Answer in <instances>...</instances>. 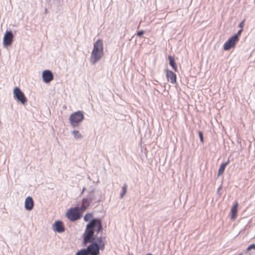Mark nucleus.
<instances>
[{
	"label": "nucleus",
	"mask_w": 255,
	"mask_h": 255,
	"mask_svg": "<svg viewBox=\"0 0 255 255\" xmlns=\"http://www.w3.org/2000/svg\"><path fill=\"white\" fill-rule=\"evenodd\" d=\"M102 230L103 226L101 220L99 218H93L86 225V229L83 234V238H84L85 242H90L91 238L94 237L95 232L98 234Z\"/></svg>",
	"instance_id": "nucleus-1"
},
{
	"label": "nucleus",
	"mask_w": 255,
	"mask_h": 255,
	"mask_svg": "<svg viewBox=\"0 0 255 255\" xmlns=\"http://www.w3.org/2000/svg\"><path fill=\"white\" fill-rule=\"evenodd\" d=\"M242 32V30L241 29L240 30L238 31V33L235 34V35H236L237 36V40L239 41V35H240L241 33V32Z\"/></svg>",
	"instance_id": "nucleus-26"
},
{
	"label": "nucleus",
	"mask_w": 255,
	"mask_h": 255,
	"mask_svg": "<svg viewBox=\"0 0 255 255\" xmlns=\"http://www.w3.org/2000/svg\"><path fill=\"white\" fill-rule=\"evenodd\" d=\"M93 238H94V240L95 241V242H97L98 244H101V243H104L103 241V237L102 236L98 237L97 235H95V234H94Z\"/></svg>",
	"instance_id": "nucleus-19"
},
{
	"label": "nucleus",
	"mask_w": 255,
	"mask_h": 255,
	"mask_svg": "<svg viewBox=\"0 0 255 255\" xmlns=\"http://www.w3.org/2000/svg\"><path fill=\"white\" fill-rule=\"evenodd\" d=\"M72 134L76 139H81L82 138V134L79 132L78 130H74L72 131Z\"/></svg>",
	"instance_id": "nucleus-17"
},
{
	"label": "nucleus",
	"mask_w": 255,
	"mask_h": 255,
	"mask_svg": "<svg viewBox=\"0 0 255 255\" xmlns=\"http://www.w3.org/2000/svg\"><path fill=\"white\" fill-rule=\"evenodd\" d=\"M222 185H220V186L218 187V188L217 189V193L218 194H220V190L222 189Z\"/></svg>",
	"instance_id": "nucleus-27"
},
{
	"label": "nucleus",
	"mask_w": 255,
	"mask_h": 255,
	"mask_svg": "<svg viewBox=\"0 0 255 255\" xmlns=\"http://www.w3.org/2000/svg\"><path fill=\"white\" fill-rule=\"evenodd\" d=\"M166 77L172 84L176 83V75L172 71L167 69L166 70Z\"/></svg>",
	"instance_id": "nucleus-12"
},
{
	"label": "nucleus",
	"mask_w": 255,
	"mask_h": 255,
	"mask_svg": "<svg viewBox=\"0 0 255 255\" xmlns=\"http://www.w3.org/2000/svg\"><path fill=\"white\" fill-rule=\"evenodd\" d=\"M93 217V214L92 213H87L84 217V219L86 222H90L91 220L90 218Z\"/></svg>",
	"instance_id": "nucleus-21"
},
{
	"label": "nucleus",
	"mask_w": 255,
	"mask_h": 255,
	"mask_svg": "<svg viewBox=\"0 0 255 255\" xmlns=\"http://www.w3.org/2000/svg\"><path fill=\"white\" fill-rule=\"evenodd\" d=\"M244 25V21H242V22H241L239 24V26L240 27H242Z\"/></svg>",
	"instance_id": "nucleus-28"
},
{
	"label": "nucleus",
	"mask_w": 255,
	"mask_h": 255,
	"mask_svg": "<svg viewBox=\"0 0 255 255\" xmlns=\"http://www.w3.org/2000/svg\"><path fill=\"white\" fill-rule=\"evenodd\" d=\"M229 159L228 160V161L225 163H223L221 164L218 173V176H219L221 175L224 172L226 166L229 164Z\"/></svg>",
	"instance_id": "nucleus-16"
},
{
	"label": "nucleus",
	"mask_w": 255,
	"mask_h": 255,
	"mask_svg": "<svg viewBox=\"0 0 255 255\" xmlns=\"http://www.w3.org/2000/svg\"><path fill=\"white\" fill-rule=\"evenodd\" d=\"M34 206V203L32 199V198L28 196L27 197L25 200L24 203V207L26 210L30 211L31 210Z\"/></svg>",
	"instance_id": "nucleus-13"
},
{
	"label": "nucleus",
	"mask_w": 255,
	"mask_h": 255,
	"mask_svg": "<svg viewBox=\"0 0 255 255\" xmlns=\"http://www.w3.org/2000/svg\"><path fill=\"white\" fill-rule=\"evenodd\" d=\"M43 81L45 83H49L54 78L52 72L49 70H45L42 73Z\"/></svg>",
	"instance_id": "nucleus-10"
},
{
	"label": "nucleus",
	"mask_w": 255,
	"mask_h": 255,
	"mask_svg": "<svg viewBox=\"0 0 255 255\" xmlns=\"http://www.w3.org/2000/svg\"><path fill=\"white\" fill-rule=\"evenodd\" d=\"M104 54L103 40L98 39L94 44L93 49L91 54V63L95 64L102 57Z\"/></svg>",
	"instance_id": "nucleus-3"
},
{
	"label": "nucleus",
	"mask_w": 255,
	"mask_h": 255,
	"mask_svg": "<svg viewBox=\"0 0 255 255\" xmlns=\"http://www.w3.org/2000/svg\"><path fill=\"white\" fill-rule=\"evenodd\" d=\"M127 191V184H124L123 186L122 187V192L120 194L121 198H123L124 195L126 194Z\"/></svg>",
	"instance_id": "nucleus-20"
},
{
	"label": "nucleus",
	"mask_w": 255,
	"mask_h": 255,
	"mask_svg": "<svg viewBox=\"0 0 255 255\" xmlns=\"http://www.w3.org/2000/svg\"><path fill=\"white\" fill-rule=\"evenodd\" d=\"M102 198V192L100 190L93 189L88 192L86 198H84L82 200L81 209L82 211H85L91 203L100 202Z\"/></svg>",
	"instance_id": "nucleus-2"
},
{
	"label": "nucleus",
	"mask_w": 255,
	"mask_h": 255,
	"mask_svg": "<svg viewBox=\"0 0 255 255\" xmlns=\"http://www.w3.org/2000/svg\"><path fill=\"white\" fill-rule=\"evenodd\" d=\"M243 255V254H239V255Z\"/></svg>",
	"instance_id": "nucleus-31"
},
{
	"label": "nucleus",
	"mask_w": 255,
	"mask_h": 255,
	"mask_svg": "<svg viewBox=\"0 0 255 255\" xmlns=\"http://www.w3.org/2000/svg\"><path fill=\"white\" fill-rule=\"evenodd\" d=\"M144 31L143 30H139L138 31H137V35L139 37H141L142 35L144 33Z\"/></svg>",
	"instance_id": "nucleus-25"
},
{
	"label": "nucleus",
	"mask_w": 255,
	"mask_h": 255,
	"mask_svg": "<svg viewBox=\"0 0 255 255\" xmlns=\"http://www.w3.org/2000/svg\"><path fill=\"white\" fill-rule=\"evenodd\" d=\"M53 230L56 232L61 233L65 231V227L61 221H56L53 225Z\"/></svg>",
	"instance_id": "nucleus-11"
},
{
	"label": "nucleus",
	"mask_w": 255,
	"mask_h": 255,
	"mask_svg": "<svg viewBox=\"0 0 255 255\" xmlns=\"http://www.w3.org/2000/svg\"><path fill=\"white\" fill-rule=\"evenodd\" d=\"M238 206V204L237 202H236L234 206L232 207L231 209V219H234L237 217V208Z\"/></svg>",
	"instance_id": "nucleus-15"
},
{
	"label": "nucleus",
	"mask_w": 255,
	"mask_h": 255,
	"mask_svg": "<svg viewBox=\"0 0 255 255\" xmlns=\"http://www.w3.org/2000/svg\"><path fill=\"white\" fill-rule=\"evenodd\" d=\"M199 136L200 138V140L202 143L204 142V137H203V133L202 131H199Z\"/></svg>",
	"instance_id": "nucleus-23"
},
{
	"label": "nucleus",
	"mask_w": 255,
	"mask_h": 255,
	"mask_svg": "<svg viewBox=\"0 0 255 255\" xmlns=\"http://www.w3.org/2000/svg\"><path fill=\"white\" fill-rule=\"evenodd\" d=\"M13 38V34L11 31H6L3 38V44L4 46L11 45Z\"/></svg>",
	"instance_id": "nucleus-9"
},
{
	"label": "nucleus",
	"mask_w": 255,
	"mask_h": 255,
	"mask_svg": "<svg viewBox=\"0 0 255 255\" xmlns=\"http://www.w3.org/2000/svg\"><path fill=\"white\" fill-rule=\"evenodd\" d=\"M98 251H100V250H103L105 248V243H101V244H98Z\"/></svg>",
	"instance_id": "nucleus-22"
},
{
	"label": "nucleus",
	"mask_w": 255,
	"mask_h": 255,
	"mask_svg": "<svg viewBox=\"0 0 255 255\" xmlns=\"http://www.w3.org/2000/svg\"><path fill=\"white\" fill-rule=\"evenodd\" d=\"M13 97L15 100L23 105H24L27 101V99L24 93L17 87H15L13 89Z\"/></svg>",
	"instance_id": "nucleus-7"
},
{
	"label": "nucleus",
	"mask_w": 255,
	"mask_h": 255,
	"mask_svg": "<svg viewBox=\"0 0 255 255\" xmlns=\"http://www.w3.org/2000/svg\"><path fill=\"white\" fill-rule=\"evenodd\" d=\"M82 211L81 207L71 208L67 212L66 216L70 221L74 222L81 218Z\"/></svg>",
	"instance_id": "nucleus-5"
},
{
	"label": "nucleus",
	"mask_w": 255,
	"mask_h": 255,
	"mask_svg": "<svg viewBox=\"0 0 255 255\" xmlns=\"http://www.w3.org/2000/svg\"><path fill=\"white\" fill-rule=\"evenodd\" d=\"M75 255H89L87 248L82 249L81 250L78 251Z\"/></svg>",
	"instance_id": "nucleus-18"
},
{
	"label": "nucleus",
	"mask_w": 255,
	"mask_h": 255,
	"mask_svg": "<svg viewBox=\"0 0 255 255\" xmlns=\"http://www.w3.org/2000/svg\"><path fill=\"white\" fill-rule=\"evenodd\" d=\"M146 255H153L150 253H149V254H146Z\"/></svg>",
	"instance_id": "nucleus-30"
},
{
	"label": "nucleus",
	"mask_w": 255,
	"mask_h": 255,
	"mask_svg": "<svg viewBox=\"0 0 255 255\" xmlns=\"http://www.w3.org/2000/svg\"><path fill=\"white\" fill-rule=\"evenodd\" d=\"M238 41L237 40V36L234 35L231 37L224 44V49L225 50H229L231 48L234 47Z\"/></svg>",
	"instance_id": "nucleus-8"
},
{
	"label": "nucleus",
	"mask_w": 255,
	"mask_h": 255,
	"mask_svg": "<svg viewBox=\"0 0 255 255\" xmlns=\"http://www.w3.org/2000/svg\"><path fill=\"white\" fill-rule=\"evenodd\" d=\"M84 119V112L78 111L72 113L69 117L70 124L73 128L78 126L79 123H81Z\"/></svg>",
	"instance_id": "nucleus-4"
},
{
	"label": "nucleus",
	"mask_w": 255,
	"mask_h": 255,
	"mask_svg": "<svg viewBox=\"0 0 255 255\" xmlns=\"http://www.w3.org/2000/svg\"><path fill=\"white\" fill-rule=\"evenodd\" d=\"M252 249H254L255 250V244H252V245H250L247 248V250H246V252H249V251L252 250Z\"/></svg>",
	"instance_id": "nucleus-24"
},
{
	"label": "nucleus",
	"mask_w": 255,
	"mask_h": 255,
	"mask_svg": "<svg viewBox=\"0 0 255 255\" xmlns=\"http://www.w3.org/2000/svg\"><path fill=\"white\" fill-rule=\"evenodd\" d=\"M86 187H84L83 189H82V192H81V194H83L84 193V192L86 190Z\"/></svg>",
	"instance_id": "nucleus-29"
},
{
	"label": "nucleus",
	"mask_w": 255,
	"mask_h": 255,
	"mask_svg": "<svg viewBox=\"0 0 255 255\" xmlns=\"http://www.w3.org/2000/svg\"><path fill=\"white\" fill-rule=\"evenodd\" d=\"M88 243H90L87 247V251L88 252L89 255H99L100 254V251H98V246L97 243L95 242L93 238H91L90 240V242H85L84 238H83V244L84 246H86Z\"/></svg>",
	"instance_id": "nucleus-6"
},
{
	"label": "nucleus",
	"mask_w": 255,
	"mask_h": 255,
	"mask_svg": "<svg viewBox=\"0 0 255 255\" xmlns=\"http://www.w3.org/2000/svg\"><path fill=\"white\" fill-rule=\"evenodd\" d=\"M168 59L169 60V65L172 67L175 71H177V66L175 62L174 57L172 56L169 55L168 56Z\"/></svg>",
	"instance_id": "nucleus-14"
}]
</instances>
